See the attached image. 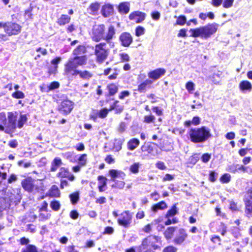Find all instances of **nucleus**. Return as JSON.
<instances>
[{
	"instance_id": "f03ea898",
	"label": "nucleus",
	"mask_w": 252,
	"mask_h": 252,
	"mask_svg": "<svg viewBox=\"0 0 252 252\" xmlns=\"http://www.w3.org/2000/svg\"><path fill=\"white\" fill-rule=\"evenodd\" d=\"M188 134L190 141L195 143L204 142L212 135L210 129L204 126L191 128L189 130Z\"/></svg>"
},
{
	"instance_id": "4d7b16f0",
	"label": "nucleus",
	"mask_w": 252,
	"mask_h": 252,
	"mask_svg": "<svg viewBox=\"0 0 252 252\" xmlns=\"http://www.w3.org/2000/svg\"><path fill=\"white\" fill-rule=\"evenodd\" d=\"M18 164L20 166H22L24 168H28L31 166V163L30 162H25L24 160H20L18 161Z\"/></svg>"
},
{
	"instance_id": "c756f323",
	"label": "nucleus",
	"mask_w": 252,
	"mask_h": 252,
	"mask_svg": "<svg viewBox=\"0 0 252 252\" xmlns=\"http://www.w3.org/2000/svg\"><path fill=\"white\" fill-rule=\"evenodd\" d=\"M70 20V18L66 15H62L58 20V23L60 25H64L68 23Z\"/></svg>"
},
{
	"instance_id": "58836bf2",
	"label": "nucleus",
	"mask_w": 252,
	"mask_h": 252,
	"mask_svg": "<svg viewBox=\"0 0 252 252\" xmlns=\"http://www.w3.org/2000/svg\"><path fill=\"white\" fill-rule=\"evenodd\" d=\"M152 83V81L151 80H146L143 83L140 84L138 86V90L139 91H144L146 87L150 85Z\"/></svg>"
},
{
	"instance_id": "4be33fe9",
	"label": "nucleus",
	"mask_w": 252,
	"mask_h": 252,
	"mask_svg": "<svg viewBox=\"0 0 252 252\" xmlns=\"http://www.w3.org/2000/svg\"><path fill=\"white\" fill-rule=\"evenodd\" d=\"M130 3L128 2H121L118 6V11L122 14H127L129 11Z\"/></svg>"
},
{
	"instance_id": "774afa93",
	"label": "nucleus",
	"mask_w": 252,
	"mask_h": 252,
	"mask_svg": "<svg viewBox=\"0 0 252 252\" xmlns=\"http://www.w3.org/2000/svg\"><path fill=\"white\" fill-rule=\"evenodd\" d=\"M174 179V176L167 174H166L163 177V181H171L173 180Z\"/></svg>"
},
{
	"instance_id": "c85d7f7f",
	"label": "nucleus",
	"mask_w": 252,
	"mask_h": 252,
	"mask_svg": "<svg viewBox=\"0 0 252 252\" xmlns=\"http://www.w3.org/2000/svg\"><path fill=\"white\" fill-rule=\"evenodd\" d=\"M98 188L100 191H102L104 190L103 188L106 185V181L107 179L103 176H98Z\"/></svg>"
},
{
	"instance_id": "423d86ee",
	"label": "nucleus",
	"mask_w": 252,
	"mask_h": 252,
	"mask_svg": "<svg viewBox=\"0 0 252 252\" xmlns=\"http://www.w3.org/2000/svg\"><path fill=\"white\" fill-rule=\"evenodd\" d=\"M105 30V27L103 24L94 26L90 32L93 40L97 42L103 39Z\"/></svg>"
},
{
	"instance_id": "f257e3e1",
	"label": "nucleus",
	"mask_w": 252,
	"mask_h": 252,
	"mask_svg": "<svg viewBox=\"0 0 252 252\" xmlns=\"http://www.w3.org/2000/svg\"><path fill=\"white\" fill-rule=\"evenodd\" d=\"M8 121L4 113H0V131L6 133L12 132L16 128L18 114L16 112H8Z\"/></svg>"
},
{
	"instance_id": "6ab92c4d",
	"label": "nucleus",
	"mask_w": 252,
	"mask_h": 252,
	"mask_svg": "<svg viewBox=\"0 0 252 252\" xmlns=\"http://www.w3.org/2000/svg\"><path fill=\"white\" fill-rule=\"evenodd\" d=\"M158 240L156 237L150 236L143 240L142 245L143 247L150 246L153 247L154 249H156L157 248L156 244Z\"/></svg>"
},
{
	"instance_id": "052dcab7",
	"label": "nucleus",
	"mask_w": 252,
	"mask_h": 252,
	"mask_svg": "<svg viewBox=\"0 0 252 252\" xmlns=\"http://www.w3.org/2000/svg\"><path fill=\"white\" fill-rule=\"evenodd\" d=\"M210 158L211 155L209 154H204L201 157V160L204 163L208 162Z\"/></svg>"
},
{
	"instance_id": "7c9ffc66",
	"label": "nucleus",
	"mask_w": 252,
	"mask_h": 252,
	"mask_svg": "<svg viewBox=\"0 0 252 252\" xmlns=\"http://www.w3.org/2000/svg\"><path fill=\"white\" fill-rule=\"evenodd\" d=\"M62 160L60 158H55L52 163L51 170L52 171H56L58 167H59L62 164Z\"/></svg>"
},
{
	"instance_id": "2eb2a0df",
	"label": "nucleus",
	"mask_w": 252,
	"mask_h": 252,
	"mask_svg": "<svg viewBox=\"0 0 252 252\" xmlns=\"http://www.w3.org/2000/svg\"><path fill=\"white\" fill-rule=\"evenodd\" d=\"M129 18L136 23H141L145 19V14L140 11H135L129 15Z\"/></svg>"
},
{
	"instance_id": "6e6552de",
	"label": "nucleus",
	"mask_w": 252,
	"mask_h": 252,
	"mask_svg": "<svg viewBox=\"0 0 252 252\" xmlns=\"http://www.w3.org/2000/svg\"><path fill=\"white\" fill-rule=\"evenodd\" d=\"M104 44H99L95 46V53L97 60L99 62H103L108 56V52L105 49Z\"/></svg>"
},
{
	"instance_id": "c03bdc74",
	"label": "nucleus",
	"mask_w": 252,
	"mask_h": 252,
	"mask_svg": "<svg viewBox=\"0 0 252 252\" xmlns=\"http://www.w3.org/2000/svg\"><path fill=\"white\" fill-rule=\"evenodd\" d=\"M69 172L67 169L64 168H61L60 171L58 173L59 176L62 178L68 177Z\"/></svg>"
},
{
	"instance_id": "b1692460",
	"label": "nucleus",
	"mask_w": 252,
	"mask_h": 252,
	"mask_svg": "<svg viewBox=\"0 0 252 252\" xmlns=\"http://www.w3.org/2000/svg\"><path fill=\"white\" fill-rule=\"evenodd\" d=\"M115 34V29L113 26H110L108 29L106 35L104 34L103 39L107 42L111 40Z\"/></svg>"
},
{
	"instance_id": "3c124183",
	"label": "nucleus",
	"mask_w": 252,
	"mask_h": 252,
	"mask_svg": "<svg viewBox=\"0 0 252 252\" xmlns=\"http://www.w3.org/2000/svg\"><path fill=\"white\" fill-rule=\"evenodd\" d=\"M71 201L73 204L76 203L79 198V194L77 192L73 193L70 195Z\"/></svg>"
},
{
	"instance_id": "72a5a7b5",
	"label": "nucleus",
	"mask_w": 252,
	"mask_h": 252,
	"mask_svg": "<svg viewBox=\"0 0 252 252\" xmlns=\"http://www.w3.org/2000/svg\"><path fill=\"white\" fill-rule=\"evenodd\" d=\"M60 87V84L58 82H53L48 86L47 87L46 92H49L52 90L58 89Z\"/></svg>"
},
{
	"instance_id": "9b49d317",
	"label": "nucleus",
	"mask_w": 252,
	"mask_h": 252,
	"mask_svg": "<svg viewBox=\"0 0 252 252\" xmlns=\"http://www.w3.org/2000/svg\"><path fill=\"white\" fill-rule=\"evenodd\" d=\"M131 215L128 211H126L121 214V217L119 218L118 221L120 225L127 227L131 222Z\"/></svg>"
},
{
	"instance_id": "c9c22d12",
	"label": "nucleus",
	"mask_w": 252,
	"mask_h": 252,
	"mask_svg": "<svg viewBox=\"0 0 252 252\" xmlns=\"http://www.w3.org/2000/svg\"><path fill=\"white\" fill-rule=\"evenodd\" d=\"M109 94L110 95H114L118 91V87L114 84H110L107 86Z\"/></svg>"
},
{
	"instance_id": "a18cd8bd",
	"label": "nucleus",
	"mask_w": 252,
	"mask_h": 252,
	"mask_svg": "<svg viewBox=\"0 0 252 252\" xmlns=\"http://www.w3.org/2000/svg\"><path fill=\"white\" fill-rule=\"evenodd\" d=\"M140 164L139 163H135L130 166L129 170L133 173H137L138 172Z\"/></svg>"
},
{
	"instance_id": "09e8293b",
	"label": "nucleus",
	"mask_w": 252,
	"mask_h": 252,
	"mask_svg": "<svg viewBox=\"0 0 252 252\" xmlns=\"http://www.w3.org/2000/svg\"><path fill=\"white\" fill-rule=\"evenodd\" d=\"M50 206L55 211H58L60 208V204L59 201H54L51 202Z\"/></svg>"
},
{
	"instance_id": "f3484780",
	"label": "nucleus",
	"mask_w": 252,
	"mask_h": 252,
	"mask_svg": "<svg viewBox=\"0 0 252 252\" xmlns=\"http://www.w3.org/2000/svg\"><path fill=\"white\" fill-rule=\"evenodd\" d=\"M117 102V101H116L114 104L111 106L109 109H107L106 108L102 109L100 110L99 111L97 112L96 113V115L95 116H92V118L94 120H95L97 117L100 118H104L106 117V116L108 114V113L109 111L115 109L116 107V103Z\"/></svg>"
},
{
	"instance_id": "bf43d9fd",
	"label": "nucleus",
	"mask_w": 252,
	"mask_h": 252,
	"mask_svg": "<svg viewBox=\"0 0 252 252\" xmlns=\"http://www.w3.org/2000/svg\"><path fill=\"white\" fill-rule=\"evenodd\" d=\"M177 249L173 246H170L165 248L163 252H176Z\"/></svg>"
},
{
	"instance_id": "f704fd0d",
	"label": "nucleus",
	"mask_w": 252,
	"mask_h": 252,
	"mask_svg": "<svg viewBox=\"0 0 252 252\" xmlns=\"http://www.w3.org/2000/svg\"><path fill=\"white\" fill-rule=\"evenodd\" d=\"M87 156L86 154L80 156L78 158V164L82 166H85L87 161Z\"/></svg>"
},
{
	"instance_id": "13d9d810",
	"label": "nucleus",
	"mask_w": 252,
	"mask_h": 252,
	"mask_svg": "<svg viewBox=\"0 0 252 252\" xmlns=\"http://www.w3.org/2000/svg\"><path fill=\"white\" fill-rule=\"evenodd\" d=\"M120 57L121 60L123 62H127L129 60V57L128 55L125 53H122L120 54Z\"/></svg>"
},
{
	"instance_id": "2f4dec72",
	"label": "nucleus",
	"mask_w": 252,
	"mask_h": 252,
	"mask_svg": "<svg viewBox=\"0 0 252 252\" xmlns=\"http://www.w3.org/2000/svg\"><path fill=\"white\" fill-rule=\"evenodd\" d=\"M139 144V141L137 139L133 138L128 142V147L130 150H133L135 149Z\"/></svg>"
},
{
	"instance_id": "603ef678",
	"label": "nucleus",
	"mask_w": 252,
	"mask_h": 252,
	"mask_svg": "<svg viewBox=\"0 0 252 252\" xmlns=\"http://www.w3.org/2000/svg\"><path fill=\"white\" fill-rule=\"evenodd\" d=\"M51 215L47 212H40L39 217L43 220L48 219L50 217Z\"/></svg>"
},
{
	"instance_id": "6e6d98bb",
	"label": "nucleus",
	"mask_w": 252,
	"mask_h": 252,
	"mask_svg": "<svg viewBox=\"0 0 252 252\" xmlns=\"http://www.w3.org/2000/svg\"><path fill=\"white\" fill-rule=\"evenodd\" d=\"M186 22V18L184 16H180L177 20V24L180 25H183Z\"/></svg>"
},
{
	"instance_id": "338daca9",
	"label": "nucleus",
	"mask_w": 252,
	"mask_h": 252,
	"mask_svg": "<svg viewBox=\"0 0 252 252\" xmlns=\"http://www.w3.org/2000/svg\"><path fill=\"white\" fill-rule=\"evenodd\" d=\"M114 232V229L112 227L107 226L106 227L104 231V234H111Z\"/></svg>"
},
{
	"instance_id": "7ed1b4c3",
	"label": "nucleus",
	"mask_w": 252,
	"mask_h": 252,
	"mask_svg": "<svg viewBox=\"0 0 252 252\" xmlns=\"http://www.w3.org/2000/svg\"><path fill=\"white\" fill-rule=\"evenodd\" d=\"M218 27L219 25L214 23L195 29H190L189 32L192 37L207 39L216 32Z\"/></svg>"
},
{
	"instance_id": "0e129e2a",
	"label": "nucleus",
	"mask_w": 252,
	"mask_h": 252,
	"mask_svg": "<svg viewBox=\"0 0 252 252\" xmlns=\"http://www.w3.org/2000/svg\"><path fill=\"white\" fill-rule=\"evenodd\" d=\"M192 125L194 126L198 125L200 123V119L197 116L194 117L191 121Z\"/></svg>"
},
{
	"instance_id": "864d4df0",
	"label": "nucleus",
	"mask_w": 252,
	"mask_h": 252,
	"mask_svg": "<svg viewBox=\"0 0 252 252\" xmlns=\"http://www.w3.org/2000/svg\"><path fill=\"white\" fill-rule=\"evenodd\" d=\"M148 76L150 79L156 80L158 78V71L155 70L149 72Z\"/></svg>"
},
{
	"instance_id": "79ce46f5",
	"label": "nucleus",
	"mask_w": 252,
	"mask_h": 252,
	"mask_svg": "<svg viewBox=\"0 0 252 252\" xmlns=\"http://www.w3.org/2000/svg\"><path fill=\"white\" fill-rule=\"evenodd\" d=\"M152 145H155V144L153 143H150L144 145L141 147V150L143 152L147 151L149 153H150L153 151L152 147H151Z\"/></svg>"
},
{
	"instance_id": "393cba45",
	"label": "nucleus",
	"mask_w": 252,
	"mask_h": 252,
	"mask_svg": "<svg viewBox=\"0 0 252 252\" xmlns=\"http://www.w3.org/2000/svg\"><path fill=\"white\" fill-rule=\"evenodd\" d=\"M100 8V4L97 2L92 3L90 4L88 10L91 14L96 15Z\"/></svg>"
},
{
	"instance_id": "a19ab883",
	"label": "nucleus",
	"mask_w": 252,
	"mask_h": 252,
	"mask_svg": "<svg viewBox=\"0 0 252 252\" xmlns=\"http://www.w3.org/2000/svg\"><path fill=\"white\" fill-rule=\"evenodd\" d=\"M231 176L228 173L223 174L220 178V181L222 183H227L230 181Z\"/></svg>"
},
{
	"instance_id": "ddd939ff",
	"label": "nucleus",
	"mask_w": 252,
	"mask_h": 252,
	"mask_svg": "<svg viewBox=\"0 0 252 252\" xmlns=\"http://www.w3.org/2000/svg\"><path fill=\"white\" fill-rule=\"evenodd\" d=\"M73 108V103L69 100H63L60 107V110L64 114L69 113Z\"/></svg>"
},
{
	"instance_id": "0eeeda50",
	"label": "nucleus",
	"mask_w": 252,
	"mask_h": 252,
	"mask_svg": "<svg viewBox=\"0 0 252 252\" xmlns=\"http://www.w3.org/2000/svg\"><path fill=\"white\" fill-rule=\"evenodd\" d=\"M245 204V213L248 217H252V188L249 189L244 199Z\"/></svg>"
},
{
	"instance_id": "37998d69",
	"label": "nucleus",
	"mask_w": 252,
	"mask_h": 252,
	"mask_svg": "<svg viewBox=\"0 0 252 252\" xmlns=\"http://www.w3.org/2000/svg\"><path fill=\"white\" fill-rule=\"evenodd\" d=\"M145 29L141 26L137 27L135 29V35L137 36H140L145 33Z\"/></svg>"
},
{
	"instance_id": "5fc2aeb1",
	"label": "nucleus",
	"mask_w": 252,
	"mask_h": 252,
	"mask_svg": "<svg viewBox=\"0 0 252 252\" xmlns=\"http://www.w3.org/2000/svg\"><path fill=\"white\" fill-rule=\"evenodd\" d=\"M23 252H37L36 247L33 245H29Z\"/></svg>"
},
{
	"instance_id": "a878e982",
	"label": "nucleus",
	"mask_w": 252,
	"mask_h": 252,
	"mask_svg": "<svg viewBox=\"0 0 252 252\" xmlns=\"http://www.w3.org/2000/svg\"><path fill=\"white\" fill-rule=\"evenodd\" d=\"M86 52V48L84 46H79L76 48L73 53V56H84L83 55Z\"/></svg>"
},
{
	"instance_id": "e2e57ef3",
	"label": "nucleus",
	"mask_w": 252,
	"mask_h": 252,
	"mask_svg": "<svg viewBox=\"0 0 252 252\" xmlns=\"http://www.w3.org/2000/svg\"><path fill=\"white\" fill-rule=\"evenodd\" d=\"M129 92L127 91H124L120 93L119 94V98L123 99L126 97H128L129 95Z\"/></svg>"
},
{
	"instance_id": "bb28decb",
	"label": "nucleus",
	"mask_w": 252,
	"mask_h": 252,
	"mask_svg": "<svg viewBox=\"0 0 252 252\" xmlns=\"http://www.w3.org/2000/svg\"><path fill=\"white\" fill-rule=\"evenodd\" d=\"M175 228L173 227H169L164 232V235L167 240L171 239L175 232Z\"/></svg>"
},
{
	"instance_id": "4468645a",
	"label": "nucleus",
	"mask_w": 252,
	"mask_h": 252,
	"mask_svg": "<svg viewBox=\"0 0 252 252\" xmlns=\"http://www.w3.org/2000/svg\"><path fill=\"white\" fill-rule=\"evenodd\" d=\"M120 40L124 47H128L132 43L133 38L131 34L128 32H123L120 36Z\"/></svg>"
},
{
	"instance_id": "49530a36",
	"label": "nucleus",
	"mask_w": 252,
	"mask_h": 252,
	"mask_svg": "<svg viewBox=\"0 0 252 252\" xmlns=\"http://www.w3.org/2000/svg\"><path fill=\"white\" fill-rule=\"evenodd\" d=\"M234 0H224L222 2V6L225 8H229L233 5Z\"/></svg>"
},
{
	"instance_id": "a211bd4d",
	"label": "nucleus",
	"mask_w": 252,
	"mask_h": 252,
	"mask_svg": "<svg viewBox=\"0 0 252 252\" xmlns=\"http://www.w3.org/2000/svg\"><path fill=\"white\" fill-rule=\"evenodd\" d=\"M109 174L113 181H115L116 179L117 178L123 179L126 176V174L124 172L115 169L110 170Z\"/></svg>"
},
{
	"instance_id": "e433bc0d",
	"label": "nucleus",
	"mask_w": 252,
	"mask_h": 252,
	"mask_svg": "<svg viewBox=\"0 0 252 252\" xmlns=\"http://www.w3.org/2000/svg\"><path fill=\"white\" fill-rule=\"evenodd\" d=\"M64 157L71 162H75L76 160L75 159L76 156H75L73 152H67L64 154Z\"/></svg>"
},
{
	"instance_id": "39448f33",
	"label": "nucleus",
	"mask_w": 252,
	"mask_h": 252,
	"mask_svg": "<svg viewBox=\"0 0 252 252\" xmlns=\"http://www.w3.org/2000/svg\"><path fill=\"white\" fill-rule=\"evenodd\" d=\"M23 188L28 191H39L43 190V187L40 181L33 180L31 178L24 180L22 182Z\"/></svg>"
},
{
	"instance_id": "cd10ccee",
	"label": "nucleus",
	"mask_w": 252,
	"mask_h": 252,
	"mask_svg": "<svg viewBox=\"0 0 252 252\" xmlns=\"http://www.w3.org/2000/svg\"><path fill=\"white\" fill-rule=\"evenodd\" d=\"M27 117L25 114H21L18 120L17 124H16V127L21 128L24 125L27 121Z\"/></svg>"
},
{
	"instance_id": "680f3d73",
	"label": "nucleus",
	"mask_w": 252,
	"mask_h": 252,
	"mask_svg": "<svg viewBox=\"0 0 252 252\" xmlns=\"http://www.w3.org/2000/svg\"><path fill=\"white\" fill-rule=\"evenodd\" d=\"M223 0H212L211 4L214 7H219L222 4Z\"/></svg>"
},
{
	"instance_id": "ea45409f",
	"label": "nucleus",
	"mask_w": 252,
	"mask_h": 252,
	"mask_svg": "<svg viewBox=\"0 0 252 252\" xmlns=\"http://www.w3.org/2000/svg\"><path fill=\"white\" fill-rule=\"evenodd\" d=\"M212 82L217 85H219L220 82V74L219 73H214L212 77Z\"/></svg>"
},
{
	"instance_id": "8fccbe9b",
	"label": "nucleus",
	"mask_w": 252,
	"mask_h": 252,
	"mask_svg": "<svg viewBox=\"0 0 252 252\" xmlns=\"http://www.w3.org/2000/svg\"><path fill=\"white\" fill-rule=\"evenodd\" d=\"M122 141L120 140H116L114 143V149L116 151H120L122 148Z\"/></svg>"
},
{
	"instance_id": "f8f14e48",
	"label": "nucleus",
	"mask_w": 252,
	"mask_h": 252,
	"mask_svg": "<svg viewBox=\"0 0 252 252\" xmlns=\"http://www.w3.org/2000/svg\"><path fill=\"white\" fill-rule=\"evenodd\" d=\"M177 212L178 210L176 205H174L171 209L167 212L166 215V217L168 218L167 220L165 222L166 225H169L172 223H176L178 222V220L175 218H173L172 220L169 219L170 217L175 216L177 213Z\"/></svg>"
},
{
	"instance_id": "9d476101",
	"label": "nucleus",
	"mask_w": 252,
	"mask_h": 252,
	"mask_svg": "<svg viewBox=\"0 0 252 252\" xmlns=\"http://www.w3.org/2000/svg\"><path fill=\"white\" fill-rule=\"evenodd\" d=\"M114 12L113 5L109 2L104 3L101 7L100 12L104 18H107L112 16Z\"/></svg>"
},
{
	"instance_id": "69168bd1",
	"label": "nucleus",
	"mask_w": 252,
	"mask_h": 252,
	"mask_svg": "<svg viewBox=\"0 0 252 252\" xmlns=\"http://www.w3.org/2000/svg\"><path fill=\"white\" fill-rule=\"evenodd\" d=\"M47 207L48 203L45 201L43 202L39 209L40 212H47Z\"/></svg>"
},
{
	"instance_id": "473e14b6",
	"label": "nucleus",
	"mask_w": 252,
	"mask_h": 252,
	"mask_svg": "<svg viewBox=\"0 0 252 252\" xmlns=\"http://www.w3.org/2000/svg\"><path fill=\"white\" fill-rule=\"evenodd\" d=\"M60 194L58 188L56 186H53L49 191V195L53 197H59Z\"/></svg>"
},
{
	"instance_id": "dca6fc26",
	"label": "nucleus",
	"mask_w": 252,
	"mask_h": 252,
	"mask_svg": "<svg viewBox=\"0 0 252 252\" xmlns=\"http://www.w3.org/2000/svg\"><path fill=\"white\" fill-rule=\"evenodd\" d=\"M187 237L188 234L185 230L184 229H180L178 234L174 239V243L177 245H181L184 242Z\"/></svg>"
},
{
	"instance_id": "de8ad7c7",
	"label": "nucleus",
	"mask_w": 252,
	"mask_h": 252,
	"mask_svg": "<svg viewBox=\"0 0 252 252\" xmlns=\"http://www.w3.org/2000/svg\"><path fill=\"white\" fill-rule=\"evenodd\" d=\"M12 96L15 98H23L25 97V94L23 92L17 91L12 94Z\"/></svg>"
},
{
	"instance_id": "5701e85b",
	"label": "nucleus",
	"mask_w": 252,
	"mask_h": 252,
	"mask_svg": "<svg viewBox=\"0 0 252 252\" xmlns=\"http://www.w3.org/2000/svg\"><path fill=\"white\" fill-rule=\"evenodd\" d=\"M62 59L61 57H57L51 61V64L54 65L53 67L49 69V72L50 74H55L57 72L58 64L60 63Z\"/></svg>"
},
{
	"instance_id": "4c0bfd02",
	"label": "nucleus",
	"mask_w": 252,
	"mask_h": 252,
	"mask_svg": "<svg viewBox=\"0 0 252 252\" xmlns=\"http://www.w3.org/2000/svg\"><path fill=\"white\" fill-rule=\"evenodd\" d=\"M186 88L189 93H192L195 90V84L192 82H188L186 84Z\"/></svg>"
},
{
	"instance_id": "20e7f679",
	"label": "nucleus",
	"mask_w": 252,
	"mask_h": 252,
	"mask_svg": "<svg viewBox=\"0 0 252 252\" xmlns=\"http://www.w3.org/2000/svg\"><path fill=\"white\" fill-rule=\"evenodd\" d=\"M87 58L86 56H73L70 58L65 65L64 72L66 74H71L74 70H78L76 68L86 63Z\"/></svg>"
},
{
	"instance_id": "aec40b11",
	"label": "nucleus",
	"mask_w": 252,
	"mask_h": 252,
	"mask_svg": "<svg viewBox=\"0 0 252 252\" xmlns=\"http://www.w3.org/2000/svg\"><path fill=\"white\" fill-rule=\"evenodd\" d=\"M72 76H76L79 75L80 77L83 79L88 80L92 77V74L87 70L81 71V70H74V72L71 74Z\"/></svg>"
},
{
	"instance_id": "412c9836",
	"label": "nucleus",
	"mask_w": 252,
	"mask_h": 252,
	"mask_svg": "<svg viewBox=\"0 0 252 252\" xmlns=\"http://www.w3.org/2000/svg\"><path fill=\"white\" fill-rule=\"evenodd\" d=\"M240 90L243 92H251L252 90V85L248 81H242L239 85Z\"/></svg>"
},
{
	"instance_id": "1a4fd4ad",
	"label": "nucleus",
	"mask_w": 252,
	"mask_h": 252,
	"mask_svg": "<svg viewBox=\"0 0 252 252\" xmlns=\"http://www.w3.org/2000/svg\"><path fill=\"white\" fill-rule=\"evenodd\" d=\"M21 30V27L17 24L7 22L5 33L9 36L18 34Z\"/></svg>"
}]
</instances>
